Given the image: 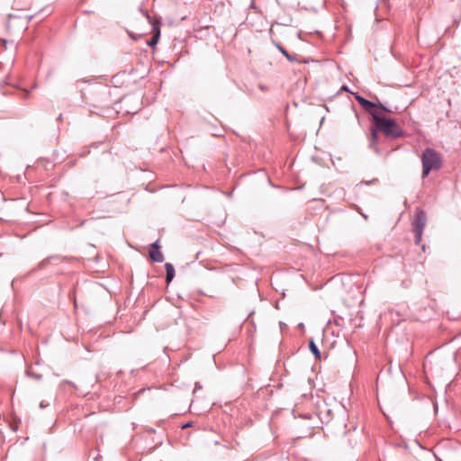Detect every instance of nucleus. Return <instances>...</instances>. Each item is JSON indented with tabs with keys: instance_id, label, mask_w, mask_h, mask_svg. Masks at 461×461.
<instances>
[{
	"instance_id": "obj_4",
	"label": "nucleus",
	"mask_w": 461,
	"mask_h": 461,
	"mask_svg": "<svg viewBox=\"0 0 461 461\" xmlns=\"http://www.w3.org/2000/svg\"><path fill=\"white\" fill-rule=\"evenodd\" d=\"M356 99L358 104L371 114L372 119H374V114H378L381 113V111L390 112L383 105H376L375 104L365 99L362 96L357 95Z\"/></svg>"
},
{
	"instance_id": "obj_3",
	"label": "nucleus",
	"mask_w": 461,
	"mask_h": 461,
	"mask_svg": "<svg viewBox=\"0 0 461 461\" xmlns=\"http://www.w3.org/2000/svg\"><path fill=\"white\" fill-rule=\"evenodd\" d=\"M426 225V214L421 210H417L414 216L413 230L416 236V243L421 240L422 231Z\"/></svg>"
},
{
	"instance_id": "obj_12",
	"label": "nucleus",
	"mask_w": 461,
	"mask_h": 461,
	"mask_svg": "<svg viewBox=\"0 0 461 461\" xmlns=\"http://www.w3.org/2000/svg\"><path fill=\"white\" fill-rule=\"evenodd\" d=\"M191 406H193L194 408V406H195V402L194 401H193Z\"/></svg>"
},
{
	"instance_id": "obj_10",
	"label": "nucleus",
	"mask_w": 461,
	"mask_h": 461,
	"mask_svg": "<svg viewBox=\"0 0 461 461\" xmlns=\"http://www.w3.org/2000/svg\"><path fill=\"white\" fill-rule=\"evenodd\" d=\"M152 247H153V249H159L158 240H157L156 242H154V243L152 244Z\"/></svg>"
},
{
	"instance_id": "obj_7",
	"label": "nucleus",
	"mask_w": 461,
	"mask_h": 461,
	"mask_svg": "<svg viewBox=\"0 0 461 461\" xmlns=\"http://www.w3.org/2000/svg\"><path fill=\"white\" fill-rule=\"evenodd\" d=\"M165 268H166V274H167L166 275L167 283H170L175 276L174 267L170 263H167L165 265Z\"/></svg>"
},
{
	"instance_id": "obj_6",
	"label": "nucleus",
	"mask_w": 461,
	"mask_h": 461,
	"mask_svg": "<svg viewBox=\"0 0 461 461\" xmlns=\"http://www.w3.org/2000/svg\"><path fill=\"white\" fill-rule=\"evenodd\" d=\"M151 24H152L153 37L150 39V41H148V44L149 46L153 47L158 42V40L160 37V27H159L160 22L156 19L153 22H151Z\"/></svg>"
},
{
	"instance_id": "obj_5",
	"label": "nucleus",
	"mask_w": 461,
	"mask_h": 461,
	"mask_svg": "<svg viewBox=\"0 0 461 461\" xmlns=\"http://www.w3.org/2000/svg\"><path fill=\"white\" fill-rule=\"evenodd\" d=\"M356 99L358 104L371 114L372 119H374V114H378L381 113V111L390 112L383 105H376L375 104L365 99L362 96L357 95Z\"/></svg>"
},
{
	"instance_id": "obj_2",
	"label": "nucleus",
	"mask_w": 461,
	"mask_h": 461,
	"mask_svg": "<svg viewBox=\"0 0 461 461\" xmlns=\"http://www.w3.org/2000/svg\"><path fill=\"white\" fill-rule=\"evenodd\" d=\"M422 177L425 178L430 171L438 170L442 166V157L434 149L428 148L421 154Z\"/></svg>"
},
{
	"instance_id": "obj_9",
	"label": "nucleus",
	"mask_w": 461,
	"mask_h": 461,
	"mask_svg": "<svg viewBox=\"0 0 461 461\" xmlns=\"http://www.w3.org/2000/svg\"><path fill=\"white\" fill-rule=\"evenodd\" d=\"M310 349L317 359H321V353L313 341L310 342Z\"/></svg>"
},
{
	"instance_id": "obj_11",
	"label": "nucleus",
	"mask_w": 461,
	"mask_h": 461,
	"mask_svg": "<svg viewBox=\"0 0 461 461\" xmlns=\"http://www.w3.org/2000/svg\"><path fill=\"white\" fill-rule=\"evenodd\" d=\"M193 426V422H187L182 426V429H186Z\"/></svg>"
},
{
	"instance_id": "obj_1",
	"label": "nucleus",
	"mask_w": 461,
	"mask_h": 461,
	"mask_svg": "<svg viewBox=\"0 0 461 461\" xmlns=\"http://www.w3.org/2000/svg\"><path fill=\"white\" fill-rule=\"evenodd\" d=\"M373 123L374 126L371 129L373 142H376L378 131L391 138H397L402 134V129L395 121L384 117L381 113L374 114Z\"/></svg>"
},
{
	"instance_id": "obj_8",
	"label": "nucleus",
	"mask_w": 461,
	"mask_h": 461,
	"mask_svg": "<svg viewBox=\"0 0 461 461\" xmlns=\"http://www.w3.org/2000/svg\"><path fill=\"white\" fill-rule=\"evenodd\" d=\"M149 257L153 261L156 262H162L164 260V257L158 249L149 250Z\"/></svg>"
}]
</instances>
